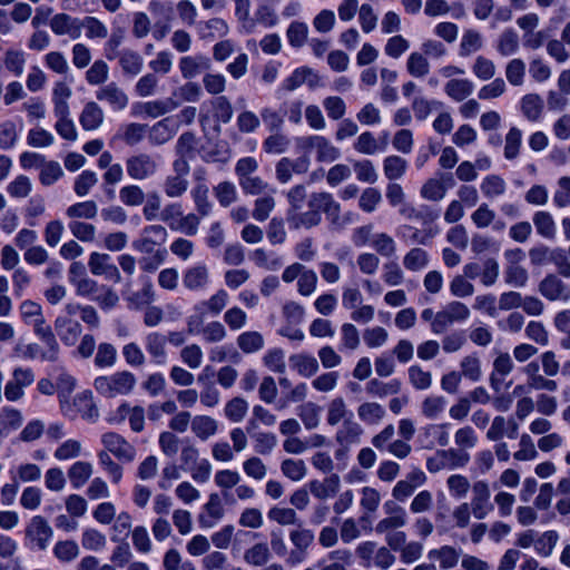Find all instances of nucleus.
Instances as JSON below:
<instances>
[{"mask_svg":"<svg viewBox=\"0 0 570 570\" xmlns=\"http://www.w3.org/2000/svg\"><path fill=\"white\" fill-rule=\"evenodd\" d=\"M131 529V517L128 512L122 511L120 512L114 521V524L111 527V534L110 539L114 542H121L124 541Z\"/></svg>","mask_w":570,"mask_h":570,"instance_id":"obj_60","label":"nucleus"},{"mask_svg":"<svg viewBox=\"0 0 570 570\" xmlns=\"http://www.w3.org/2000/svg\"><path fill=\"white\" fill-rule=\"evenodd\" d=\"M453 185V178L451 174H442L440 178L428 179L420 189V196L430 202L442 200L448 191V186Z\"/></svg>","mask_w":570,"mask_h":570,"instance_id":"obj_18","label":"nucleus"},{"mask_svg":"<svg viewBox=\"0 0 570 570\" xmlns=\"http://www.w3.org/2000/svg\"><path fill=\"white\" fill-rule=\"evenodd\" d=\"M543 101L539 95L529 94L521 99V110L531 121H537L541 117Z\"/></svg>","mask_w":570,"mask_h":570,"instance_id":"obj_58","label":"nucleus"},{"mask_svg":"<svg viewBox=\"0 0 570 570\" xmlns=\"http://www.w3.org/2000/svg\"><path fill=\"white\" fill-rule=\"evenodd\" d=\"M406 70L414 78H423L430 72V62L422 52H411L406 60Z\"/></svg>","mask_w":570,"mask_h":570,"instance_id":"obj_51","label":"nucleus"},{"mask_svg":"<svg viewBox=\"0 0 570 570\" xmlns=\"http://www.w3.org/2000/svg\"><path fill=\"white\" fill-rule=\"evenodd\" d=\"M235 17L238 22L239 31L250 35L255 31V20L250 16L252 1L250 0H234Z\"/></svg>","mask_w":570,"mask_h":570,"instance_id":"obj_32","label":"nucleus"},{"mask_svg":"<svg viewBox=\"0 0 570 570\" xmlns=\"http://www.w3.org/2000/svg\"><path fill=\"white\" fill-rule=\"evenodd\" d=\"M429 559L439 560L443 569L454 568L460 559V552L450 546H443L440 549H432L428 553Z\"/></svg>","mask_w":570,"mask_h":570,"instance_id":"obj_41","label":"nucleus"},{"mask_svg":"<svg viewBox=\"0 0 570 570\" xmlns=\"http://www.w3.org/2000/svg\"><path fill=\"white\" fill-rule=\"evenodd\" d=\"M479 436L472 426L465 425L454 433V443L458 450L469 452L476 446Z\"/></svg>","mask_w":570,"mask_h":570,"instance_id":"obj_56","label":"nucleus"},{"mask_svg":"<svg viewBox=\"0 0 570 570\" xmlns=\"http://www.w3.org/2000/svg\"><path fill=\"white\" fill-rule=\"evenodd\" d=\"M441 458L444 460L446 470H456L464 468L470 462L469 452L458 450L456 448H449L440 450Z\"/></svg>","mask_w":570,"mask_h":570,"instance_id":"obj_50","label":"nucleus"},{"mask_svg":"<svg viewBox=\"0 0 570 570\" xmlns=\"http://www.w3.org/2000/svg\"><path fill=\"white\" fill-rule=\"evenodd\" d=\"M233 117V108L225 96H219L200 107L199 122L205 137L215 138L220 134V125L227 124Z\"/></svg>","mask_w":570,"mask_h":570,"instance_id":"obj_2","label":"nucleus"},{"mask_svg":"<svg viewBox=\"0 0 570 570\" xmlns=\"http://www.w3.org/2000/svg\"><path fill=\"white\" fill-rule=\"evenodd\" d=\"M462 377L471 382H479L482 377L481 361L476 353H472L462 358L460 363Z\"/></svg>","mask_w":570,"mask_h":570,"instance_id":"obj_48","label":"nucleus"},{"mask_svg":"<svg viewBox=\"0 0 570 570\" xmlns=\"http://www.w3.org/2000/svg\"><path fill=\"white\" fill-rule=\"evenodd\" d=\"M438 233V229H433L431 227L425 230H420L416 227L406 224L397 228V236L405 239L409 238L412 243L421 245H426Z\"/></svg>","mask_w":570,"mask_h":570,"instance_id":"obj_42","label":"nucleus"},{"mask_svg":"<svg viewBox=\"0 0 570 570\" xmlns=\"http://www.w3.org/2000/svg\"><path fill=\"white\" fill-rule=\"evenodd\" d=\"M470 317L469 307L458 301L451 302L439 311L431 324L434 334H441L455 323H463Z\"/></svg>","mask_w":570,"mask_h":570,"instance_id":"obj_5","label":"nucleus"},{"mask_svg":"<svg viewBox=\"0 0 570 570\" xmlns=\"http://www.w3.org/2000/svg\"><path fill=\"white\" fill-rule=\"evenodd\" d=\"M519 425L514 419H505L503 416H495L487 432V438L490 441H499L507 436L508 439H517Z\"/></svg>","mask_w":570,"mask_h":570,"instance_id":"obj_21","label":"nucleus"},{"mask_svg":"<svg viewBox=\"0 0 570 570\" xmlns=\"http://www.w3.org/2000/svg\"><path fill=\"white\" fill-rule=\"evenodd\" d=\"M80 31L89 39H104L108 35L107 27L95 17H85L82 20L73 19V38L79 37Z\"/></svg>","mask_w":570,"mask_h":570,"instance_id":"obj_22","label":"nucleus"},{"mask_svg":"<svg viewBox=\"0 0 570 570\" xmlns=\"http://www.w3.org/2000/svg\"><path fill=\"white\" fill-rule=\"evenodd\" d=\"M446 400L442 395H429L421 405L422 414L429 420H438L446 409Z\"/></svg>","mask_w":570,"mask_h":570,"instance_id":"obj_44","label":"nucleus"},{"mask_svg":"<svg viewBox=\"0 0 570 570\" xmlns=\"http://www.w3.org/2000/svg\"><path fill=\"white\" fill-rule=\"evenodd\" d=\"M538 446L534 444L532 438L523 433L519 440V449L513 453V458L520 462L534 461L538 459Z\"/></svg>","mask_w":570,"mask_h":570,"instance_id":"obj_54","label":"nucleus"},{"mask_svg":"<svg viewBox=\"0 0 570 570\" xmlns=\"http://www.w3.org/2000/svg\"><path fill=\"white\" fill-rule=\"evenodd\" d=\"M289 365L303 377H311L315 375L320 368L316 357L307 353L291 355Z\"/></svg>","mask_w":570,"mask_h":570,"instance_id":"obj_28","label":"nucleus"},{"mask_svg":"<svg viewBox=\"0 0 570 570\" xmlns=\"http://www.w3.org/2000/svg\"><path fill=\"white\" fill-rule=\"evenodd\" d=\"M357 415L365 424L376 425L385 416V409L376 402H364L357 407Z\"/></svg>","mask_w":570,"mask_h":570,"instance_id":"obj_40","label":"nucleus"},{"mask_svg":"<svg viewBox=\"0 0 570 570\" xmlns=\"http://www.w3.org/2000/svg\"><path fill=\"white\" fill-rule=\"evenodd\" d=\"M178 67L184 79H193L209 69L210 60L204 55L184 56L179 59Z\"/></svg>","mask_w":570,"mask_h":570,"instance_id":"obj_23","label":"nucleus"},{"mask_svg":"<svg viewBox=\"0 0 570 570\" xmlns=\"http://www.w3.org/2000/svg\"><path fill=\"white\" fill-rule=\"evenodd\" d=\"M281 471L289 480L298 482L305 478L307 469L303 460L285 459L281 463Z\"/></svg>","mask_w":570,"mask_h":570,"instance_id":"obj_62","label":"nucleus"},{"mask_svg":"<svg viewBox=\"0 0 570 570\" xmlns=\"http://www.w3.org/2000/svg\"><path fill=\"white\" fill-rule=\"evenodd\" d=\"M119 420L128 419L130 428L134 432H141L145 426V411L141 406H130L122 403L117 409Z\"/></svg>","mask_w":570,"mask_h":570,"instance_id":"obj_36","label":"nucleus"},{"mask_svg":"<svg viewBox=\"0 0 570 570\" xmlns=\"http://www.w3.org/2000/svg\"><path fill=\"white\" fill-rule=\"evenodd\" d=\"M96 97L98 100L107 102L115 111L122 110L128 105L127 95L115 83H108L101 87L97 91Z\"/></svg>","mask_w":570,"mask_h":570,"instance_id":"obj_26","label":"nucleus"},{"mask_svg":"<svg viewBox=\"0 0 570 570\" xmlns=\"http://www.w3.org/2000/svg\"><path fill=\"white\" fill-rule=\"evenodd\" d=\"M183 285L191 292H203L210 285V273L208 266L203 263H196L188 266L183 272Z\"/></svg>","mask_w":570,"mask_h":570,"instance_id":"obj_14","label":"nucleus"},{"mask_svg":"<svg viewBox=\"0 0 570 570\" xmlns=\"http://www.w3.org/2000/svg\"><path fill=\"white\" fill-rule=\"evenodd\" d=\"M166 343L167 338L157 332H153L146 337V350L157 365H164L167 362Z\"/></svg>","mask_w":570,"mask_h":570,"instance_id":"obj_29","label":"nucleus"},{"mask_svg":"<svg viewBox=\"0 0 570 570\" xmlns=\"http://www.w3.org/2000/svg\"><path fill=\"white\" fill-rule=\"evenodd\" d=\"M70 95V88L66 82L56 83L52 92L53 112L57 117L55 128L65 139H71V120L68 118Z\"/></svg>","mask_w":570,"mask_h":570,"instance_id":"obj_4","label":"nucleus"},{"mask_svg":"<svg viewBox=\"0 0 570 570\" xmlns=\"http://www.w3.org/2000/svg\"><path fill=\"white\" fill-rule=\"evenodd\" d=\"M450 423L429 424L423 429L424 436L429 440L428 446H446L450 442Z\"/></svg>","mask_w":570,"mask_h":570,"instance_id":"obj_33","label":"nucleus"},{"mask_svg":"<svg viewBox=\"0 0 570 570\" xmlns=\"http://www.w3.org/2000/svg\"><path fill=\"white\" fill-rule=\"evenodd\" d=\"M471 501L468 502L472 514L478 520L485 519L493 510L490 485L485 480H478L472 484Z\"/></svg>","mask_w":570,"mask_h":570,"instance_id":"obj_9","label":"nucleus"},{"mask_svg":"<svg viewBox=\"0 0 570 570\" xmlns=\"http://www.w3.org/2000/svg\"><path fill=\"white\" fill-rule=\"evenodd\" d=\"M179 129V120L166 117L148 129V140L153 146H161L174 138Z\"/></svg>","mask_w":570,"mask_h":570,"instance_id":"obj_16","label":"nucleus"},{"mask_svg":"<svg viewBox=\"0 0 570 570\" xmlns=\"http://www.w3.org/2000/svg\"><path fill=\"white\" fill-rule=\"evenodd\" d=\"M520 49V40L517 31L512 28L503 30L497 41L495 50L502 57L515 55Z\"/></svg>","mask_w":570,"mask_h":570,"instance_id":"obj_31","label":"nucleus"},{"mask_svg":"<svg viewBox=\"0 0 570 570\" xmlns=\"http://www.w3.org/2000/svg\"><path fill=\"white\" fill-rule=\"evenodd\" d=\"M538 289L550 302L568 303L570 301V285L556 274L546 275L539 283Z\"/></svg>","mask_w":570,"mask_h":570,"instance_id":"obj_11","label":"nucleus"},{"mask_svg":"<svg viewBox=\"0 0 570 570\" xmlns=\"http://www.w3.org/2000/svg\"><path fill=\"white\" fill-rule=\"evenodd\" d=\"M159 158L147 153H138L126 159L127 175L134 180H146L157 174Z\"/></svg>","mask_w":570,"mask_h":570,"instance_id":"obj_6","label":"nucleus"},{"mask_svg":"<svg viewBox=\"0 0 570 570\" xmlns=\"http://www.w3.org/2000/svg\"><path fill=\"white\" fill-rule=\"evenodd\" d=\"M240 481L242 475L237 470L223 469L216 471L214 475V483L223 492L225 498H227V491L238 485Z\"/></svg>","mask_w":570,"mask_h":570,"instance_id":"obj_46","label":"nucleus"},{"mask_svg":"<svg viewBox=\"0 0 570 570\" xmlns=\"http://www.w3.org/2000/svg\"><path fill=\"white\" fill-rule=\"evenodd\" d=\"M104 121V112L96 102H89L83 108L79 122L85 130H96Z\"/></svg>","mask_w":570,"mask_h":570,"instance_id":"obj_39","label":"nucleus"},{"mask_svg":"<svg viewBox=\"0 0 570 570\" xmlns=\"http://www.w3.org/2000/svg\"><path fill=\"white\" fill-rule=\"evenodd\" d=\"M407 169V161L396 155L387 156L383 160V171L385 177L394 183V180L401 179Z\"/></svg>","mask_w":570,"mask_h":570,"instance_id":"obj_43","label":"nucleus"},{"mask_svg":"<svg viewBox=\"0 0 570 570\" xmlns=\"http://www.w3.org/2000/svg\"><path fill=\"white\" fill-rule=\"evenodd\" d=\"M224 514L225 510L219 494L210 493L199 514V525L203 529L214 528L224 518Z\"/></svg>","mask_w":570,"mask_h":570,"instance_id":"obj_17","label":"nucleus"},{"mask_svg":"<svg viewBox=\"0 0 570 570\" xmlns=\"http://www.w3.org/2000/svg\"><path fill=\"white\" fill-rule=\"evenodd\" d=\"M105 448L118 459L130 462L135 458V449L121 435L109 432L102 435Z\"/></svg>","mask_w":570,"mask_h":570,"instance_id":"obj_20","label":"nucleus"},{"mask_svg":"<svg viewBox=\"0 0 570 570\" xmlns=\"http://www.w3.org/2000/svg\"><path fill=\"white\" fill-rule=\"evenodd\" d=\"M271 549L266 542H258L244 552V561L252 567H263L271 559Z\"/></svg>","mask_w":570,"mask_h":570,"instance_id":"obj_37","label":"nucleus"},{"mask_svg":"<svg viewBox=\"0 0 570 570\" xmlns=\"http://www.w3.org/2000/svg\"><path fill=\"white\" fill-rule=\"evenodd\" d=\"M168 238L167 229L161 225L146 226L140 236L132 242V248L142 254H151L166 243Z\"/></svg>","mask_w":570,"mask_h":570,"instance_id":"obj_8","label":"nucleus"},{"mask_svg":"<svg viewBox=\"0 0 570 570\" xmlns=\"http://www.w3.org/2000/svg\"><path fill=\"white\" fill-rule=\"evenodd\" d=\"M321 406L314 402H305L301 404L296 413L304 424L306 430H314L320 425L321 422Z\"/></svg>","mask_w":570,"mask_h":570,"instance_id":"obj_38","label":"nucleus"},{"mask_svg":"<svg viewBox=\"0 0 570 570\" xmlns=\"http://www.w3.org/2000/svg\"><path fill=\"white\" fill-rule=\"evenodd\" d=\"M137 380L131 372L120 371L110 375H101L95 379L94 386L96 391L105 397H116L118 395L130 394Z\"/></svg>","mask_w":570,"mask_h":570,"instance_id":"obj_3","label":"nucleus"},{"mask_svg":"<svg viewBox=\"0 0 570 570\" xmlns=\"http://www.w3.org/2000/svg\"><path fill=\"white\" fill-rule=\"evenodd\" d=\"M229 295L224 288H219L207 299L198 302L194 306V312L200 316H217L227 306Z\"/></svg>","mask_w":570,"mask_h":570,"instance_id":"obj_19","label":"nucleus"},{"mask_svg":"<svg viewBox=\"0 0 570 570\" xmlns=\"http://www.w3.org/2000/svg\"><path fill=\"white\" fill-rule=\"evenodd\" d=\"M537 233L548 239L556 236L557 227L552 215L548 212H538L533 216Z\"/></svg>","mask_w":570,"mask_h":570,"instance_id":"obj_55","label":"nucleus"},{"mask_svg":"<svg viewBox=\"0 0 570 570\" xmlns=\"http://www.w3.org/2000/svg\"><path fill=\"white\" fill-rule=\"evenodd\" d=\"M480 189L484 197L495 198L505 193L507 184L499 175H488L482 179Z\"/></svg>","mask_w":570,"mask_h":570,"instance_id":"obj_53","label":"nucleus"},{"mask_svg":"<svg viewBox=\"0 0 570 570\" xmlns=\"http://www.w3.org/2000/svg\"><path fill=\"white\" fill-rule=\"evenodd\" d=\"M513 370V362L508 353H500L493 361L491 383L502 382Z\"/></svg>","mask_w":570,"mask_h":570,"instance_id":"obj_57","label":"nucleus"},{"mask_svg":"<svg viewBox=\"0 0 570 570\" xmlns=\"http://www.w3.org/2000/svg\"><path fill=\"white\" fill-rule=\"evenodd\" d=\"M316 160L320 163H333L335 161L341 153L326 137L316 136L315 145Z\"/></svg>","mask_w":570,"mask_h":570,"instance_id":"obj_47","label":"nucleus"},{"mask_svg":"<svg viewBox=\"0 0 570 570\" xmlns=\"http://www.w3.org/2000/svg\"><path fill=\"white\" fill-rule=\"evenodd\" d=\"M177 108V102L171 98L132 104L130 114L139 118H158Z\"/></svg>","mask_w":570,"mask_h":570,"instance_id":"obj_12","label":"nucleus"},{"mask_svg":"<svg viewBox=\"0 0 570 570\" xmlns=\"http://www.w3.org/2000/svg\"><path fill=\"white\" fill-rule=\"evenodd\" d=\"M445 94L455 101H463L474 91V83L466 78L451 79L444 86Z\"/></svg>","mask_w":570,"mask_h":570,"instance_id":"obj_35","label":"nucleus"},{"mask_svg":"<svg viewBox=\"0 0 570 570\" xmlns=\"http://www.w3.org/2000/svg\"><path fill=\"white\" fill-rule=\"evenodd\" d=\"M429 264V254L426 250L415 247L412 248L403 258V265L411 272H417L425 268Z\"/></svg>","mask_w":570,"mask_h":570,"instance_id":"obj_64","label":"nucleus"},{"mask_svg":"<svg viewBox=\"0 0 570 570\" xmlns=\"http://www.w3.org/2000/svg\"><path fill=\"white\" fill-rule=\"evenodd\" d=\"M354 148L360 154L374 155L376 153L384 151L386 142L380 145L372 132L365 131L357 137L354 142Z\"/></svg>","mask_w":570,"mask_h":570,"instance_id":"obj_52","label":"nucleus"},{"mask_svg":"<svg viewBox=\"0 0 570 570\" xmlns=\"http://www.w3.org/2000/svg\"><path fill=\"white\" fill-rule=\"evenodd\" d=\"M308 37V26L302 21H293L287 30L286 38L289 46L301 48L305 45Z\"/></svg>","mask_w":570,"mask_h":570,"instance_id":"obj_61","label":"nucleus"},{"mask_svg":"<svg viewBox=\"0 0 570 570\" xmlns=\"http://www.w3.org/2000/svg\"><path fill=\"white\" fill-rule=\"evenodd\" d=\"M218 431V422L208 415H195L191 420V432L202 441L214 436Z\"/></svg>","mask_w":570,"mask_h":570,"instance_id":"obj_34","label":"nucleus"},{"mask_svg":"<svg viewBox=\"0 0 570 570\" xmlns=\"http://www.w3.org/2000/svg\"><path fill=\"white\" fill-rule=\"evenodd\" d=\"M238 347L246 354L255 353L263 348L264 338L256 331H247L237 337Z\"/></svg>","mask_w":570,"mask_h":570,"instance_id":"obj_59","label":"nucleus"},{"mask_svg":"<svg viewBox=\"0 0 570 570\" xmlns=\"http://www.w3.org/2000/svg\"><path fill=\"white\" fill-rule=\"evenodd\" d=\"M88 266L94 275L102 276L109 282L119 283L121 279L118 267L112 263V258L108 254L91 253Z\"/></svg>","mask_w":570,"mask_h":570,"instance_id":"obj_15","label":"nucleus"},{"mask_svg":"<svg viewBox=\"0 0 570 570\" xmlns=\"http://www.w3.org/2000/svg\"><path fill=\"white\" fill-rule=\"evenodd\" d=\"M353 562L352 551L340 548L330 551L318 563L320 570H347Z\"/></svg>","mask_w":570,"mask_h":570,"instance_id":"obj_24","label":"nucleus"},{"mask_svg":"<svg viewBox=\"0 0 570 570\" xmlns=\"http://www.w3.org/2000/svg\"><path fill=\"white\" fill-rule=\"evenodd\" d=\"M288 209L286 219L291 228H312L322 222V213L332 223L341 217V205L327 191L312 193L307 196L306 186L297 184L286 193Z\"/></svg>","mask_w":570,"mask_h":570,"instance_id":"obj_1","label":"nucleus"},{"mask_svg":"<svg viewBox=\"0 0 570 570\" xmlns=\"http://www.w3.org/2000/svg\"><path fill=\"white\" fill-rule=\"evenodd\" d=\"M495 70L494 62L484 56H478L471 66L472 73L481 81L492 79L495 75Z\"/></svg>","mask_w":570,"mask_h":570,"instance_id":"obj_63","label":"nucleus"},{"mask_svg":"<svg viewBox=\"0 0 570 570\" xmlns=\"http://www.w3.org/2000/svg\"><path fill=\"white\" fill-rule=\"evenodd\" d=\"M35 382V373L31 368L16 367L12 377L4 386V396L10 402L20 400L23 395V389Z\"/></svg>","mask_w":570,"mask_h":570,"instance_id":"obj_13","label":"nucleus"},{"mask_svg":"<svg viewBox=\"0 0 570 570\" xmlns=\"http://www.w3.org/2000/svg\"><path fill=\"white\" fill-rule=\"evenodd\" d=\"M449 494L454 500H462L472 490L469 479L462 474H451L446 479Z\"/></svg>","mask_w":570,"mask_h":570,"instance_id":"obj_49","label":"nucleus"},{"mask_svg":"<svg viewBox=\"0 0 570 570\" xmlns=\"http://www.w3.org/2000/svg\"><path fill=\"white\" fill-rule=\"evenodd\" d=\"M482 35L474 29H468L462 35L459 53L461 57H468L482 49Z\"/></svg>","mask_w":570,"mask_h":570,"instance_id":"obj_45","label":"nucleus"},{"mask_svg":"<svg viewBox=\"0 0 570 570\" xmlns=\"http://www.w3.org/2000/svg\"><path fill=\"white\" fill-rule=\"evenodd\" d=\"M364 430L354 417L345 420L335 433V441L338 445H356L361 442Z\"/></svg>","mask_w":570,"mask_h":570,"instance_id":"obj_25","label":"nucleus"},{"mask_svg":"<svg viewBox=\"0 0 570 570\" xmlns=\"http://www.w3.org/2000/svg\"><path fill=\"white\" fill-rule=\"evenodd\" d=\"M314 532L309 529H294L289 532V541L293 549L288 552L286 563L297 566L303 563L308 556V550L314 542Z\"/></svg>","mask_w":570,"mask_h":570,"instance_id":"obj_7","label":"nucleus"},{"mask_svg":"<svg viewBox=\"0 0 570 570\" xmlns=\"http://www.w3.org/2000/svg\"><path fill=\"white\" fill-rule=\"evenodd\" d=\"M340 487V476L333 473L323 481L313 480L309 482V491L318 500L333 498L338 492Z\"/></svg>","mask_w":570,"mask_h":570,"instance_id":"obj_27","label":"nucleus"},{"mask_svg":"<svg viewBox=\"0 0 570 570\" xmlns=\"http://www.w3.org/2000/svg\"><path fill=\"white\" fill-rule=\"evenodd\" d=\"M52 529L41 515H35L26 528V539L31 549L43 551L52 537Z\"/></svg>","mask_w":570,"mask_h":570,"instance_id":"obj_10","label":"nucleus"},{"mask_svg":"<svg viewBox=\"0 0 570 570\" xmlns=\"http://www.w3.org/2000/svg\"><path fill=\"white\" fill-rule=\"evenodd\" d=\"M352 417H354V414L351 410H348L343 397H334L327 404L326 422L330 426H336L338 423H344L345 420Z\"/></svg>","mask_w":570,"mask_h":570,"instance_id":"obj_30","label":"nucleus"}]
</instances>
